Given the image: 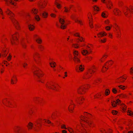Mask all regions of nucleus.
I'll use <instances>...</instances> for the list:
<instances>
[{
	"instance_id": "f257e3e1",
	"label": "nucleus",
	"mask_w": 133,
	"mask_h": 133,
	"mask_svg": "<svg viewBox=\"0 0 133 133\" xmlns=\"http://www.w3.org/2000/svg\"><path fill=\"white\" fill-rule=\"evenodd\" d=\"M91 115L86 112L84 113L83 115H82L80 117L81 119L80 123L82 128L79 129L78 126H77L74 128V130L72 128L67 127H66L64 124H62L61 125L62 129H67L70 133H78V132H80L81 133H88L86 129L89 126L91 127H94V124L89 119Z\"/></svg>"
},
{
	"instance_id": "f03ea898",
	"label": "nucleus",
	"mask_w": 133,
	"mask_h": 133,
	"mask_svg": "<svg viewBox=\"0 0 133 133\" xmlns=\"http://www.w3.org/2000/svg\"><path fill=\"white\" fill-rule=\"evenodd\" d=\"M72 46L76 49L80 48L81 54L84 56L91 54L92 52L93 45L90 43H82L79 46L77 43L73 44Z\"/></svg>"
},
{
	"instance_id": "7ed1b4c3",
	"label": "nucleus",
	"mask_w": 133,
	"mask_h": 133,
	"mask_svg": "<svg viewBox=\"0 0 133 133\" xmlns=\"http://www.w3.org/2000/svg\"><path fill=\"white\" fill-rule=\"evenodd\" d=\"M5 12L6 14L9 16V18L16 29L17 30H19L20 29V26L18 22L14 18V14L8 9H6Z\"/></svg>"
},
{
	"instance_id": "20e7f679",
	"label": "nucleus",
	"mask_w": 133,
	"mask_h": 133,
	"mask_svg": "<svg viewBox=\"0 0 133 133\" xmlns=\"http://www.w3.org/2000/svg\"><path fill=\"white\" fill-rule=\"evenodd\" d=\"M84 99L83 97H81L77 99H75L74 101L70 99L69 102V106L68 108V109L69 111L71 113L73 112L75 107L74 102H76L78 104H81L83 103Z\"/></svg>"
},
{
	"instance_id": "39448f33",
	"label": "nucleus",
	"mask_w": 133,
	"mask_h": 133,
	"mask_svg": "<svg viewBox=\"0 0 133 133\" xmlns=\"http://www.w3.org/2000/svg\"><path fill=\"white\" fill-rule=\"evenodd\" d=\"M34 73L37 77L38 82L43 83H44L45 79L42 78L44 75V73L39 67L36 68Z\"/></svg>"
},
{
	"instance_id": "423d86ee",
	"label": "nucleus",
	"mask_w": 133,
	"mask_h": 133,
	"mask_svg": "<svg viewBox=\"0 0 133 133\" xmlns=\"http://www.w3.org/2000/svg\"><path fill=\"white\" fill-rule=\"evenodd\" d=\"M96 70V68L95 65H92L88 69L85 73L84 77L85 79H88L90 78Z\"/></svg>"
},
{
	"instance_id": "0eeeda50",
	"label": "nucleus",
	"mask_w": 133,
	"mask_h": 133,
	"mask_svg": "<svg viewBox=\"0 0 133 133\" xmlns=\"http://www.w3.org/2000/svg\"><path fill=\"white\" fill-rule=\"evenodd\" d=\"M47 88L51 89L55 91H58L60 88V86L57 83L52 82H47L45 84Z\"/></svg>"
},
{
	"instance_id": "6e6552de",
	"label": "nucleus",
	"mask_w": 133,
	"mask_h": 133,
	"mask_svg": "<svg viewBox=\"0 0 133 133\" xmlns=\"http://www.w3.org/2000/svg\"><path fill=\"white\" fill-rule=\"evenodd\" d=\"M19 34L18 32H16L12 35V38L10 39L11 44L13 46L17 45L18 43V37Z\"/></svg>"
},
{
	"instance_id": "1a4fd4ad",
	"label": "nucleus",
	"mask_w": 133,
	"mask_h": 133,
	"mask_svg": "<svg viewBox=\"0 0 133 133\" xmlns=\"http://www.w3.org/2000/svg\"><path fill=\"white\" fill-rule=\"evenodd\" d=\"M90 87V85L88 84L83 85L79 87L77 89V91L79 94H83L86 92L87 90Z\"/></svg>"
},
{
	"instance_id": "9d476101",
	"label": "nucleus",
	"mask_w": 133,
	"mask_h": 133,
	"mask_svg": "<svg viewBox=\"0 0 133 133\" xmlns=\"http://www.w3.org/2000/svg\"><path fill=\"white\" fill-rule=\"evenodd\" d=\"M123 12L127 17H129L130 16V13H131L133 14V6H131L129 8L125 7L123 10Z\"/></svg>"
},
{
	"instance_id": "9b49d317",
	"label": "nucleus",
	"mask_w": 133,
	"mask_h": 133,
	"mask_svg": "<svg viewBox=\"0 0 133 133\" xmlns=\"http://www.w3.org/2000/svg\"><path fill=\"white\" fill-rule=\"evenodd\" d=\"M113 63V62L111 60L107 61L103 66L102 71L103 72H105Z\"/></svg>"
},
{
	"instance_id": "f8f14e48",
	"label": "nucleus",
	"mask_w": 133,
	"mask_h": 133,
	"mask_svg": "<svg viewBox=\"0 0 133 133\" xmlns=\"http://www.w3.org/2000/svg\"><path fill=\"white\" fill-rule=\"evenodd\" d=\"M79 53L76 50H74L73 51V54L74 56V60L76 64H78L80 63L81 61L78 58Z\"/></svg>"
},
{
	"instance_id": "ddd939ff",
	"label": "nucleus",
	"mask_w": 133,
	"mask_h": 133,
	"mask_svg": "<svg viewBox=\"0 0 133 133\" xmlns=\"http://www.w3.org/2000/svg\"><path fill=\"white\" fill-rule=\"evenodd\" d=\"M73 35L74 36L78 37L77 39L80 42H83V43H87L86 42H85V40L84 38L80 36V34L79 32H75L74 33Z\"/></svg>"
},
{
	"instance_id": "4468645a",
	"label": "nucleus",
	"mask_w": 133,
	"mask_h": 133,
	"mask_svg": "<svg viewBox=\"0 0 133 133\" xmlns=\"http://www.w3.org/2000/svg\"><path fill=\"white\" fill-rule=\"evenodd\" d=\"M75 69L77 72H82L84 70V66L83 65L81 64L76 66Z\"/></svg>"
},
{
	"instance_id": "2eb2a0df",
	"label": "nucleus",
	"mask_w": 133,
	"mask_h": 133,
	"mask_svg": "<svg viewBox=\"0 0 133 133\" xmlns=\"http://www.w3.org/2000/svg\"><path fill=\"white\" fill-rule=\"evenodd\" d=\"M8 52V50L5 47H2L1 50V53H0V57L1 56L3 57H6Z\"/></svg>"
},
{
	"instance_id": "dca6fc26",
	"label": "nucleus",
	"mask_w": 133,
	"mask_h": 133,
	"mask_svg": "<svg viewBox=\"0 0 133 133\" xmlns=\"http://www.w3.org/2000/svg\"><path fill=\"white\" fill-rule=\"evenodd\" d=\"M127 77L125 75H123L119 78L116 79V82L117 83H123L127 78Z\"/></svg>"
},
{
	"instance_id": "f3484780",
	"label": "nucleus",
	"mask_w": 133,
	"mask_h": 133,
	"mask_svg": "<svg viewBox=\"0 0 133 133\" xmlns=\"http://www.w3.org/2000/svg\"><path fill=\"white\" fill-rule=\"evenodd\" d=\"M114 28L116 29V32L117 37L118 38H120L121 36V33L119 27L116 24H115L114 25Z\"/></svg>"
},
{
	"instance_id": "a211bd4d",
	"label": "nucleus",
	"mask_w": 133,
	"mask_h": 133,
	"mask_svg": "<svg viewBox=\"0 0 133 133\" xmlns=\"http://www.w3.org/2000/svg\"><path fill=\"white\" fill-rule=\"evenodd\" d=\"M59 22L61 24V28L62 29H64L66 27V24L65 23L64 20L61 18L59 19Z\"/></svg>"
},
{
	"instance_id": "6ab92c4d",
	"label": "nucleus",
	"mask_w": 133,
	"mask_h": 133,
	"mask_svg": "<svg viewBox=\"0 0 133 133\" xmlns=\"http://www.w3.org/2000/svg\"><path fill=\"white\" fill-rule=\"evenodd\" d=\"M17 81L16 76L15 75H13L11 77L10 81L11 83V84H16Z\"/></svg>"
},
{
	"instance_id": "aec40b11",
	"label": "nucleus",
	"mask_w": 133,
	"mask_h": 133,
	"mask_svg": "<svg viewBox=\"0 0 133 133\" xmlns=\"http://www.w3.org/2000/svg\"><path fill=\"white\" fill-rule=\"evenodd\" d=\"M34 39L36 40V42L39 44L42 43V40L41 38L37 35L35 34L33 36Z\"/></svg>"
},
{
	"instance_id": "412c9836",
	"label": "nucleus",
	"mask_w": 133,
	"mask_h": 133,
	"mask_svg": "<svg viewBox=\"0 0 133 133\" xmlns=\"http://www.w3.org/2000/svg\"><path fill=\"white\" fill-rule=\"evenodd\" d=\"M105 1H103L102 2L104 3H106V5L108 9H110L112 8V5L111 2L110 1H107V2H105Z\"/></svg>"
},
{
	"instance_id": "4be33fe9",
	"label": "nucleus",
	"mask_w": 133,
	"mask_h": 133,
	"mask_svg": "<svg viewBox=\"0 0 133 133\" xmlns=\"http://www.w3.org/2000/svg\"><path fill=\"white\" fill-rule=\"evenodd\" d=\"M113 13L114 14L117 16H119L121 14V11L117 8H115L113 10Z\"/></svg>"
},
{
	"instance_id": "5701e85b",
	"label": "nucleus",
	"mask_w": 133,
	"mask_h": 133,
	"mask_svg": "<svg viewBox=\"0 0 133 133\" xmlns=\"http://www.w3.org/2000/svg\"><path fill=\"white\" fill-rule=\"evenodd\" d=\"M121 100L119 99H117L116 101H114L112 102L111 103L112 106L113 107H115L117 106V104H119L121 103Z\"/></svg>"
},
{
	"instance_id": "b1692460",
	"label": "nucleus",
	"mask_w": 133,
	"mask_h": 133,
	"mask_svg": "<svg viewBox=\"0 0 133 133\" xmlns=\"http://www.w3.org/2000/svg\"><path fill=\"white\" fill-rule=\"evenodd\" d=\"M40 57V54L38 53H35L33 56L34 59L35 61L36 62L39 61Z\"/></svg>"
},
{
	"instance_id": "393cba45",
	"label": "nucleus",
	"mask_w": 133,
	"mask_h": 133,
	"mask_svg": "<svg viewBox=\"0 0 133 133\" xmlns=\"http://www.w3.org/2000/svg\"><path fill=\"white\" fill-rule=\"evenodd\" d=\"M120 107L122 112H126L127 107L124 104H122L120 105Z\"/></svg>"
},
{
	"instance_id": "a878e982",
	"label": "nucleus",
	"mask_w": 133,
	"mask_h": 133,
	"mask_svg": "<svg viewBox=\"0 0 133 133\" xmlns=\"http://www.w3.org/2000/svg\"><path fill=\"white\" fill-rule=\"evenodd\" d=\"M107 34L105 31H101L97 34V36L98 37H101L106 36Z\"/></svg>"
},
{
	"instance_id": "bb28decb",
	"label": "nucleus",
	"mask_w": 133,
	"mask_h": 133,
	"mask_svg": "<svg viewBox=\"0 0 133 133\" xmlns=\"http://www.w3.org/2000/svg\"><path fill=\"white\" fill-rule=\"evenodd\" d=\"M101 16L103 18H107L108 16L107 12L106 11H103L101 14Z\"/></svg>"
},
{
	"instance_id": "cd10ccee",
	"label": "nucleus",
	"mask_w": 133,
	"mask_h": 133,
	"mask_svg": "<svg viewBox=\"0 0 133 133\" xmlns=\"http://www.w3.org/2000/svg\"><path fill=\"white\" fill-rule=\"evenodd\" d=\"M49 64L50 66L53 68H54L56 65V63L55 62L53 61L52 59H50Z\"/></svg>"
},
{
	"instance_id": "c85d7f7f",
	"label": "nucleus",
	"mask_w": 133,
	"mask_h": 133,
	"mask_svg": "<svg viewBox=\"0 0 133 133\" xmlns=\"http://www.w3.org/2000/svg\"><path fill=\"white\" fill-rule=\"evenodd\" d=\"M2 103L4 105L10 107L9 105V101L7 99H5L2 101Z\"/></svg>"
},
{
	"instance_id": "c756f323",
	"label": "nucleus",
	"mask_w": 133,
	"mask_h": 133,
	"mask_svg": "<svg viewBox=\"0 0 133 133\" xmlns=\"http://www.w3.org/2000/svg\"><path fill=\"white\" fill-rule=\"evenodd\" d=\"M28 29L30 31H33L35 29L34 25L31 24H29L28 26Z\"/></svg>"
},
{
	"instance_id": "7c9ffc66",
	"label": "nucleus",
	"mask_w": 133,
	"mask_h": 133,
	"mask_svg": "<svg viewBox=\"0 0 133 133\" xmlns=\"http://www.w3.org/2000/svg\"><path fill=\"white\" fill-rule=\"evenodd\" d=\"M6 1V3L8 5H9L8 3H9L13 5L14 6H15L16 4V3L15 1Z\"/></svg>"
},
{
	"instance_id": "2f4dec72",
	"label": "nucleus",
	"mask_w": 133,
	"mask_h": 133,
	"mask_svg": "<svg viewBox=\"0 0 133 133\" xmlns=\"http://www.w3.org/2000/svg\"><path fill=\"white\" fill-rule=\"evenodd\" d=\"M62 3L60 2H55V4L56 5V7L58 9H60L62 7Z\"/></svg>"
},
{
	"instance_id": "473e14b6",
	"label": "nucleus",
	"mask_w": 133,
	"mask_h": 133,
	"mask_svg": "<svg viewBox=\"0 0 133 133\" xmlns=\"http://www.w3.org/2000/svg\"><path fill=\"white\" fill-rule=\"evenodd\" d=\"M20 128L19 127H17L14 129V131L16 133H25L24 131H21L19 132Z\"/></svg>"
},
{
	"instance_id": "72a5a7b5",
	"label": "nucleus",
	"mask_w": 133,
	"mask_h": 133,
	"mask_svg": "<svg viewBox=\"0 0 133 133\" xmlns=\"http://www.w3.org/2000/svg\"><path fill=\"white\" fill-rule=\"evenodd\" d=\"M47 3L46 2L44 1L42 3H41L39 5V6L41 8H44L46 6Z\"/></svg>"
},
{
	"instance_id": "f704fd0d",
	"label": "nucleus",
	"mask_w": 133,
	"mask_h": 133,
	"mask_svg": "<svg viewBox=\"0 0 133 133\" xmlns=\"http://www.w3.org/2000/svg\"><path fill=\"white\" fill-rule=\"evenodd\" d=\"M72 19H73L76 23H77L81 25H83V23L82 21L78 20L77 18H72Z\"/></svg>"
},
{
	"instance_id": "c9c22d12",
	"label": "nucleus",
	"mask_w": 133,
	"mask_h": 133,
	"mask_svg": "<svg viewBox=\"0 0 133 133\" xmlns=\"http://www.w3.org/2000/svg\"><path fill=\"white\" fill-rule=\"evenodd\" d=\"M120 98H127V96L125 94H121L118 95Z\"/></svg>"
},
{
	"instance_id": "e433bc0d",
	"label": "nucleus",
	"mask_w": 133,
	"mask_h": 133,
	"mask_svg": "<svg viewBox=\"0 0 133 133\" xmlns=\"http://www.w3.org/2000/svg\"><path fill=\"white\" fill-rule=\"evenodd\" d=\"M43 121L44 123H47L49 124H50V125L52 126L53 125V124L49 120L44 119Z\"/></svg>"
},
{
	"instance_id": "4c0bfd02",
	"label": "nucleus",
	"mask_w": 133,
	"mask_h": 133,
	"mask_svg": "<svg viewBox=\"0 0 133 133\" xmlns=\"http://www.w3.org/2000/svg\"><path fill=\"white\" fill-rule=\"evenodd\" d=\"M43 121L44 123H47L49 124H50V125L52 126L53 125V124L49 120L44 119Z\"/></svg>"
},
{
	"instance_id": "58836bf2",
	"label": "nucleus",
	"mask_w": 133,
	"mask_h": 133,
	"mask_svg": "<svg viewBox=\"0 0 133 133\" xmlns=\"http://www.w3.org/2000/svg\"><path fill=\"white\" fill-rule=\"evenodd\" d=\"M31 13L35 15L37 14L38 12V11L37 9L33 8L31 10Z\"/></svg>"
},
{
	"instance_id": "ea45409f",
	"label": "nucleus",
	"mask_w": 133,
	"mask_h": 133,
	"mask_svg": "<svg viewBox=\"0 0 133 133\" xmlns=\"http://www.w3.org/2000/svg\"><path fill=\"white\" fill-rule=\"evenodd\" d=\"M48 15V13L45 11H43L42 13V16L43 18H46L47 17Z\"/></svg>"
},
{
	"instance_id": "a19ab883",
	"label": "nucleus",
	"mask_w": 133,
	"mask_h": 133,
	"mask_svg": "<svg viewBox=\"0 0 133 133\" xmlns=\"http://www.w3.org/2000/svg\"><path fill=\"white\" fill-rule=\"evenodd\" d=\"M94 10L97 12L100 11L101 10V9L97 5H95L94 7Z\"/></svg>"
},
{
	"instance_id": "79ce46f5",
	"label": "nucleus",
	"mask_w": 133,
	"mask_h": 133,
	"mask_svg": "<svg viewBox=\"0 0 133 133\" xmlns=\"http://www.w3.org/2000/svg\"><path fill=\"white\" fill-rule=\"evenodd\" d=\"M34 18L36 21L38 22L41 19L39 16L37 14L35 15Z\"/></svg>"
},
{
	"instance_id": "37998d69",
	"label": "nucleus",
	"mask_w": 133,
	"mask_h": 133,
	"mask_svg": "<svg viewBox=\"0 0 133 133\" xmlns=\"http://www.w3.org/2000/svg\"><path fill=\"white\" fill-rule=\"evenodd\" d=\"M33 127V124L32 123L30 122L28 124L27 127L29 130H30L32 129Z\"/></svg>"
},
{
	"instance_id": "c03bdc74",
	"label": "nucleus",
	"mask_w": 133,
	"mask_h": 133,
	"mask_svg": "<svg viewBox=\"0 0 133 133\" xmlns=\"http://www.w3.org/2000/svg\"><path fill=\"white\" fill-rule=\"evenodd\" d=\"M93 81L95 83H98L99 82H100L101 81V79L99 78H97L95 79H93Z\"/></svg>"
},
{
	"instance_id": "a18cd8bd",
	"label": "nucleus",
	"mask_w": 133,
	"mask_h": 133,
	"mask_svg": "<svg viewBox=\"0 0 133 133\" xmlns=\"http://www.w3.org/2000/svg\"><path fill=\"white\" fill-rule=\"evenodd\" d=\"M108 55L107 54H105L104 55L103 57L101 58V62H103L104 60L107 57Z\"/></svg>"
},
{
	"instance_id": "49530a36",
	"label": "nucleus",
	"mask_w": 133,
	"mask_h": 133,
	"mask_svg": "<svg viewBox=\"0 0 133 133\" xmlns=\"http://www.w3.org/2000/svg\"><path fill=\"white\" fill-rule=\"evenodd\" d=\"M110 90L109 89H106L104 92V94L106 96H107L108 95L110 94Z\"/></svg>"
},
{
	"instance_id": "de8ad7c7",
	"label": "nucleus",
	"mask_w": 133,
	"mask_h": 133,
	"mask_svg": "<svg viewBox=\"0 0 133 133\" xmlns=\"http://www.w3.org/2000/svg\"><path fill=\"white\" fill-rule=\"evenodd\" d=\"M107 40V39L106 38H103L102 39H100L99 41L102 43H105L106 42Z\"/></svg>"
},
{
	"instance_id": "09e8293b",
	"label": "nucleus",
	"mask_w": 133,
	"mask_h": 133,
	"mask_svg": "<svg viewBox=\"0 0 133 133\" xmlns=\"http://www.w3.org/2000/svg\"><path fill=\"white\" fill-rule=\"evenodd\" d=\"M64 11L65 12H68L70 11V8L65 7L64 8Z\"/></svg>"
},
{
	"instance_id": "8fccbe9b",
	"label": "nucleus",
	"mask_w": 133,
	"mask_h": 133,
	"mask_svg": "<svg viewBox=\"0 0 133 133\" xmlns=\"http://www.w3.org/2000/svg\"><path fill=\"white\" fill-rule=\"evenodd\" d=\"M101 95V93H99L97 94L96 95H94L95 98H100Z\"/></svg>"
},
{
	"instance_id": "3c124183",
	"label": "nucleus",
	"mask_w": 133,
	"mask_h": 133,
	"mask_svg": "<svg viewBox=\"0 0 133 133\" xmlns=\"http://www.w3.org/2000/svg\"><path fill=\"white\" fill-rule=\"evenodd\" d=\"M112 92L114 94H116L117 92V90L115 88H113L112 90Z\"/></svg>"
},
{
	"instance_id": "603ef678",
	"label": "nucleus",
	"mask_w": 133,
	"mask_h": 133,
	"mask_svg": "<svg viewBox=\"0 0 133 133\" xmlns=\"http://www.w3.org/2000/svg\"><path fill=\"white\" fill-rule=\"evenodd\" d=\"M127 114L130 116H132L133 115L132 112L130 110H128L127 111Z\"/></svg>"
},
{
	"instance_id": "864d4df0",
	"label": "nucleus",
	"mask_w": 133,
	"mask_h": 133,
	"mask_svg": "<svg viewBox=\"0 0 133 133\" xmlns=\"http://www.w3.org/2000/svg\"><path fill=\"white\" fill-rule=\"evenodd\" d=\"M88 18L89 19V20H92V17L91 14L90 13H89L88 15Z\"/></svg>"
},
{
	"instance_id": "5fc2aeb1",
	"label": "nucleus",
	"mask_w": 133,
	"mask_h": 133,
	"mask_svg": "<svg viewBox=\"0 0 133 133\" xmlns=\"http://www.w3.org/2000/svg\"><path fill=\"white\" fill-rule=\"evenodd\" d=\"M132 121H130L129 123V124H128V126L129 128L130 129H132V127L131 126L132 125Z\"/></svg>"
},
{
	"instance_id": "6e6d98bb",
	"label": "nucleus",
	"mask_w": 133,
	"mask_h": 133,
	"mask_svg": "<svg viewBox=\"0 0 133 133\" xmlns=\"http://www.w3.org/2000/svg\"><path fill=\"white\" fill-rule=\"evenodd\" d=\"M89 25L90 28H93V26L92 22V20H89Z\"/></svg>"
},
{
	"instance_id": "4d7b16f0",
	"label": "nucleus",
	"mask_w": 133,
	"mask_h": 133,
	"mask_svg": "<svg viewBox=\"0 0 133 133\" xmlns=\"http://www.w3.org/2000/svg\"><path fill=\"white\" fill-rule=\"evenodd\" d=\"M100 131L101 133H107V131L104 128L101 129L100 130Z\"/></svg>"
},
{
	"instance_id": "13d9d810",
	"label": "nucleus",
	"mask_w": 133,
	"mask_h": 133,
	"mask_svg": "<svg viewBox=\"0 0 133 133\" xmlns=\"http://www.w3.org/2000/svg\"><path fill=\"white\" fill-rule=\"evenodd\" d=\"M119 88L122 90H124L125 89V86L123 85H120L118 86Z\"/></svg>"
},
{
	"instance_id": "bf43d9fd",
	"label": "nucleus",
	"mask_w": 133,
	"mask_h": 133,
	"mask_svg": "<svg viewBox=\"0 0 133 133\" xmlns=\"http://www.w3.org/2000/svg\"><path fill=\"white\" fill-rule=\"evenodd\" d=\"M93 59V57L91 56H89L87 57V59L89 61H90Z\"/></svg>"
},
{
	"instance_id": "052dcab7",
	"label": "nucleus",
	"mask_w": 133,
	"mask_h": 133,
	"mask_svg": "<svg viewBox=\"0 0 133 133\" xmlns=\"http://www.w3.org/2000/svg\"><path fill=\"white\" fill-rule=\"evenodd\" d=\"M3 64L5 65L6 66H7L9 64V63L7 61H3V64H2V66H3Z\"/></svg>"
},
{
	"instance_id": "680f3d73",
	"label": "nucleus",
	"mask_w": 133,
	"mask_h": 133,
	"mask_svg": "<svg viewBox=\"0 0 133 133\" xmlns=\"http://www.w3.org/2000/svg\"><path fill=\"white\" fill-rule=\"evenodd\" d=\"M130 73L132 75H133V66L131 68L130 70Z\"/></svg>"
},
{
	"instance_id": "e2e57ef3",
	"label": "nucleus",
	"mask_w": 133,
	"mask_h": 133,
	"mask_svg": "<svg viewBox=\"0 0 133 133\" xmlns=\"http://www.w3.org/2000/svg\"><path fill=\"white\" fill-rule=\"evenodd\" d=\"M11 55L10 54H9L7 57V60L8 61H10L11 59Z\"/></svg>"
},
{
	"instance_id": "0e129e2a",
	"label": "nucleus",
	"mask_w": 133,
	"mask_h": 133,
	"mask_svg": "<svg viewBox=\"0 0 133 133\" xmlns=\"http://www.w3.org/2000/svg\"><path fill=\"white\" fill-rule=\"evenodd\" d=\"M50 16L52 18H55L56 17V15L54 13H52L50 15Z\"/></svg>"
},
{
	"instance_id": "69168bd1",
	"label": "nucleus",
	"mask_w": 133,
	"mask_h": 133,
	"mask_svg": "<svg viewBox=\"0 0 133 133\" xmlns=\"http://www.w3.org/2000/svg\"><path fill=\"white\" fill-rule=\"evenodd\" d=\"M0 15H1L0 17H1L2 18V19H4V18H5V17H4L5 15H4V13H2V14H0Z\"/></svg>"
},
{
	"instance_id": "338daca9",
	"label": "nucleus",
	"mask_w": 133,
	"mask_h": 133,
	"mask_svg": "<svg viewBox=\"0 0 133 133\" xmlns=\"http://www.w3.org/2000/svg\"><path fill=\"white\" fill-rule=\"evenodd\" d=\"M109 21L108 20H107L104 21V23L105 24L108 25L109 23Z\"/></svg>"
},
{
	"instance_id": "774afa93",
	"label": "nucleus",
	"mask_w": 133,
	"mask_h": 133,
	"mask_svg": "<svg viewBox=\"0 0 133 133\" xmlns=\"http://www.w3.org/2000/svg\"><path fill=\"white\" fill-rule=\"evenodd\" d=\"M117 113V111H116L113 110L112 111V113L114 115H116Z\"/></svg>"
}]
</instances>
